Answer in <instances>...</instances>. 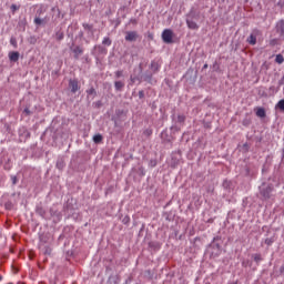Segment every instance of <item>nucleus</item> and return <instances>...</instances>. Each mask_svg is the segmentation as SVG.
<instances>
[{
    "label": "nucleus",
    "mask_w": 284,
    "mask_h": 284,
    "mask_svg": "<svg viewBox=\"0 0 284 284\" xmlns=\"http://www.w3.org/2000/svg\"><path fill=\"white\" fill-rule=\"evenodd\" d=\"M173 38H174V32H172V30L165 29L162 32V39H163L164 43H172Z\"/></svg>",
    "instance_id": "f257e3e1"
},
{
    "label": "nucleus",
    "mask_w": 284,
    "mask_h": 284,
    "mask_svg": "<svg viewBox=\"0 0 284 284\" xmlns=\"http://www.w3.org/2000/svg\"><path fill=\"white\" fill-rule=\"evenodd\" d=\"M69 87L71 88V92L79 91V82L77 80H70Z\"/></svg>",
    "instance_id": "f03ea898"
},
{
    "label": "nucleus",
    "mask_w": 284,
    "mask_h": 284,
    "mask_svg": "<svg viewBox=\"0 0 284 284\" xmlns=\"http://www.w3.org/2000/svg\"><path fill=\"white\" fill-rule=\"evenodd\" d=\"M136 32L130 31L125 36V41H136Z\"/></svg>",
    "instance_id": "7ed1b4c3"
},
{
    "label": "nucleus",
    "mask_w": 284,
    "mask_h": 284,
    "mask_svg": "<svg viewBox=\"0 0 284 284\" xmlns=\"http://www.w3.org/2000/svg\"><path fill=\"white\" fill-rule=\"evenodd\" d=\"M72 52H73L75 59H79V57H81V54H83V49H81L80 47H74L72 49Z\"/></svg>",
    "instance_id": "20e7f679"
},
{
    "label": "nucleus",
    "mask_w": 284,
    "mask_h": 284,
    "mask_svg": "<svg viewBox=\"0 0 284 284\" xmlns=\"http://www.w3.org/2000/svg\"><path fill=\"white\" fill-rule=\"evenodd\" d=\"M9 59L10 61H13V62L19 61V52L17 51L9 52Z\"/></svg>",
    "instance_id": "39448f33"
},
{
    "label": "nucleus",
    "mask_w": 284,
    "mask_h": 284,
    "mask_svg": "<svg viewBox=\"0 0 284 284\" xmlns=\"http://www.w3.org/2000/svg\"><path fill=\"white\" fill-rule=\"evenodd\" d=\"M256 116H260V119H265V109L263 108L257 109Z\"/></svg>",
    "instance_id": "423d86ee"
},
{
    "label": "nucleus",
    "mask_w": 284,
    "mask_h": 284,
    "mask_svg": "<svg viewBox=\"0 0 284 284\" xmlns=\"http://www.w3.org/2000/svg\"><path fill=\"white\" fill-rule=\"evenodd\" d=\"M186 23H187V27H189L191 30H196V29L199 28V26H197L196 22H194V21L187 20Z\"/></svg>",
    "instance_id": "0eeeda50"
},
{
    "label": "nucleus",
    "mask_w": 284,
    "mask_h": 284,
    "mask_svg": "<svg viewBox=\"0 0 284 284\" xmlns=\"http://www.w3.org/2000/svg\"><path fill=\"white\" fill-rule=\"evenodd\" d=\"M94 143H101L103 141V135L102 134H97L93 136Z\"/></svg>",
    "instance_id": "6e6552de"
},
{
    "label": "nucleus",
    "mask_w": 284,
    "mask_h": 284,
    "mask_svg": "<svg viewBox=\"0 0 284 284\" xmlns=\"http://www.w3.org/2000/svg\"><path fill=\"white\" fill-rule=\"evenodd\" d=\"M248 43H251V45H256V37L250 36Z\"/></svg>",
    "instance_id": "1a4fd4ad"
},
{
    "label": "nucleus",
    "mask_w": 284,
    "mask_h": 284,
    "mask_svg": "<svg viewBox=\"0 0 284 284\" xmlns=\"http://www.w3.org/2000/svg\"><path fill=\"white\" fill-rule=\"evenodd\" d=\"M275 61H276V63H278V64L283 63V61H284L283 55L277 54L276 58H275Z\"/></svg>",
    "instance_id": "9d476101"
},
{
    "label": "nucleus",
    "mask_w": 284,
    "mask_h": 284,
    "mask_svg": "<svg viewBox=\"0 0 284 284\" xmlns=\"http://www.w3.org/2000/svg\"><path fill=\"white\" fill-rule=\"evenodd\" d=\"M102 43H103V45H111L112 41L110 40V38H104Z\"/></svg>",
    "instance_id": "9b49d317"
},
{
    "label": "nucleus",
    "mask_w": 284,
    "mask_h": 284,
    "mask_svg": "<svg viewBox=\"0 0 284 284\" xmlns=\"http://www.w3.org/2000/svg\"><path fill=\"white\" fill-rule=\"evenodd\" d=\"M277 108H278L280 110H284V100H280V101H278Z\"/></svg>",
    "instance_id": "f8f14e48"
},
{
    "label": "nucleus",
    "mask_w": 284,
    "mask_h": 284,
    "mask_svg": "<svg viewBox=\"0 0 284 284\" xmlns=\"http://www.w3.org/2000/svg\"><path fill=\"white\" fill-rule=\"evenodd\" d=\"M121 88H123V82L121 81L115 82V89L121 90Z\"/></svg>",
    "instance_id": "ddd939ff"
},
{
    "label": "nucleus",
    "mask_w": 284,
    "mask_h": 284,
    "mask_svg": "<svg viewBox=\"0 0 284 284\" xmlns=\"http://www.w3.org/2000/svg\"><path fill=\"white\" fill-rule=\"evenodd\" d=\"M10 43L13 45V48H17V38H11Z\"/></svg>",
    "instance_id": "4468645a"
},
{
    "label": "nucleus",
    "mask_w": 284,
    "mask_h": 284,
    "mask_svg": "<svg viewBox=\"0 0 284 284\" xmlns=\"http://www.w3.org/2000/svg\"><path fill=\"white\" fill-rule=\"evenodd\" d=\"M34 23H36L37 26H41V23H43V20H41V18H36V19H34Z\"/></svg>",
    "instance_id": "2eb2a0df"
},
{
    "label": "nucleus",
    "mask_w": 284,
    "mask_h": 284,
    "mask_svg": "<svg viewBox=\"0 0 284 284\" xmlns=\"http://www.w3.org/2000/svg\"><path fill=\"white\" fill-rule=\"evenodd\" d=\"M254 261L256 262L261 261V255H254Z\"/></svg>",
    "instance_id": "dca6fc26"
},
{
    "label": "nucleus",
    "mask_w": 284,
    "mask_h": 284,
    "mask_svg": "<svg viewBox=\"0 0 284 284\" xmlns=\"http://www.w3.org/2000/svg\"><path fill=\"white\" fill-rule=\"evenodd\" d=\"M26 114H30V110L29 109H24Z\"/></svg>",
    "instance_id": "f3484780"
},
{
    "label": "nucleus",
    "mask_w": 284,
    "mask_h": 284,
    "mask_svg": "<svg viewBox=\"0 0 284 284\" xmlns=\"http://www.w3.org/2000/svg\"><path fill=\"white\" fill-rule=\"evenodd\" d=\"M263 196L265 197V199H267V196H270L268 194H266V193H263Z\"/></svg>",
    "instance_id": "a211bd4d"
},
{
    "label": "nucleus",
    "mask_w": 284,
    "mask_h": 284,
    "mask_svg": "<svg viewBox=\"0 0 284 284\" xmlns=\"http://www.w3.org/2000/svg\"><path fill=\"white\" fill-rule=\"evenodd\" d=\"M92 92H94V89H91V90H90V93H91V94H92Z\"/></svg>",
    "instance_id": "6ab92c4d"
},
{
    "label": "nucleus",
    "mask_w": 284,
    "mask_h": 284,
    "mask_svg": "<svg viewBox=\"0 0 284 284\" xmlns=\"http://www.w3.org/2000/svg\"><path fill=\"white\" fill-rule=\"evenodd\" d=\"M179 119H180V121H183V116H180Z\"/></svg>",
    "instance_id": "aec40b11"
},
{
    "label": "nucleus",
    "mask_w": 284,
    "mask_h": 284,
    "mask_svg": "<svg viewBox=\"0 0 284 284\" xmlns=\"http://www.w3.org/2000/svg\"><path fill=\"white\" fill-rule=\"evenodd\" d=\"M13 183H17V180H16V179L13 180Z\"/></svg>",
    "instance_id": "412c9836"
},
{
    "label": "nucleus",
    "mask_w": 284,
    "mask_h": 284,
    "mask_svg": "<svg viewBox=\"0 0 284 284\" xmlns=\"http://www.w3.org/2000/svg\"><path fill=\"white\" fill-rule=\"evenodd\" d=\"M2 278H3V277L0 275V281H2Z\"/></svg>",
    "instance_id": "4be33fe9"
}]
</instances>
